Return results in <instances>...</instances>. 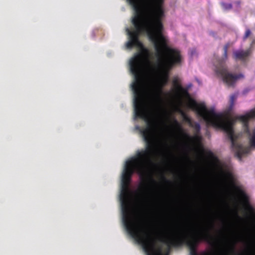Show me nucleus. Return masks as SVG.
Masks as SVG:
<instances>
[{
    "instance_id": "nucleus-7",
    "label": "nucleus",
    "mask_w": 255,
    "mask_h": 255,
    "mask_svg": "<svg viewBox=\"0 0 255 255\" xmlns=\"http://www.w3.org/2000/svg\"><path fill=\"white\" fill-rule=\"evenodd\" d=\"M172 84L174 87V92L178 98L182 99L184 97H189L188 90L181 86L177 78L173 79Z\"/></svg>"
},
{
    "instance_id": "nucleus-5",
    "label": "nucleus",
    "mask_w": 255,
    "mask_h": 255,
    "mask_svg": "<svg viewBox=\"0 0 255 255\" xmlns=\"http://www.w3.org/2000/svg\"><path fill=\"white\" fill-rule=\"evenodd\" d=\"M168 81V77L167 74H166L160 79L157 85L152 91V96L156 102H159L161 101V95L163 93V88L165 85H166Z\"/></svg>"
},
{
    "instance_id": "nucleus-2",
    "label": "nucleus",
    "mask_w": 255,
    "mask_h": 255,
    "mask_svg": "<svg viewBox=\"0 0 255 255\" xmlns=\"http://www.w3.org/2000/svg\"><path fill=\"white\" fill-rule=\"evenodd\" d=\"M207 228H202L195 235H190L183 231L171 230L164 226L159 241L168 247L179 246L186 244L190 250V255H241L237 254L235 246H219Z\"/></svg>"
},
{
    "instance_id": "nucleus-8",
    "label": "nucleus",
    "mask_w": 255,
    "mask_h": 255,
    "mask_svg": "<svg viewBox=\"0 0 255 255\" xmlns=\"http://www.w3.org/2000/svg\"><path fill=\"white\" fill-rule=\"evenodd\" d=\"M173 126L175 129H176V130L182 136L183 138L190 142H193L199 139V137L197 135L194 136H191L188 134L185 133L180 124L175 119L173 120Z\"/></svg>"
},
{
    "instance_id": "nucleus-4",
    "label": "nucleus",
    "mask_w": 255,
    "mask_h": 255,
    "mask_svg": "<svg viewBox=\"0 0 255 255\" xmlns=\"http://www.w3.org/2000/svg\"><path fill=\"white\" fill-rule=\"evenodd\" d=\"M215 66L217 74L220 76L223 81L229 86H234L238 79L244 77L242 74H233L230 73L223 60H219Z\"/></svg>"
},
{
    "instance_id": "nucleus-15",
    "label": "nucleus",
    "mask_w": 255,
    "mask_h": 255,
    "mask_svg": "<svg viewBox=\"0 0 255 255\" xmlns=\"http://www.w3.org/2000/svg\"><path fill=\"white\" fill-rule=\"evenodd\" d=\"M228 49V45L226 44L224 46V56L226 59L227 58Z\"/></svg>"
},
{
    "instance_id": "nucleus-13",
    "label": "nucleus",
    "mask_w": 255,
    "mask_h": 255,
    "mask_svg": "<svg viewBox=\"0 0 255 255\" xmlns=\"http://www.w3.org/2000/svg\"><path fill=\"white\" fill-rule=\"evenodd\" d=\"M251 30L249 29H246L245 35L243 37V39L244 40L247 39V38L251 35Z\"/></svg>"
},
{
    "instance_id": "nucleus-10",
    "label": "nucleus",
    "mask_w": 255,
    "mask_h": 255,
    "mask_svg": "<svg viewBox=\"0 0 255 255\" xmlns=\"http://www.w3.org/2000/svg\"><path fill=\"white\" fill-rule=\"evenodd\" d=\"M250 143L252 147H255V128L253 131V134L250 138Z\"/></svg>"
},
{
    "instance_id": "nucleus-17",
    "label": "nucleus",
    "mask_w": 255,
    "mask_h": 255,
    "mask_svg": "<svg viewBox=\"0 0 255 255\" xmlns=\"http://www.w3.org/2000/svg\"><path fill=\"white\" fill-rule=\"evenodd\" d=\"M240 193L241 196L243 198H244L245 200H248V197H247L246 194L243 191H240Z\"/></svg>"
},
{
    "instance_id": "nucleus-9",
    "label": "nucleus",
    "mask_w": 255,
    "mask_h": 255,
    "mask_svg": "<svg viewBox=\"0 0 255 255\" xmlns=\"http://www.w3.org/2000/svg\"><path fill=\"white\" fill-rule=\"evenodd\" d=\"M250 54V50H237L233 53V57L235 60H245Z\"/></svg>"
},
{
    "instance_id": "nucleus-18",
    "label": "nucleus",
    "mask_w": 255,
    "mask_h": 255,
    "mask_svg": "<svg viewBox=\"0 0 255 255\" xmlns=\"http://www.w3.org/2000/svg\"><path fill=\"white\" fill-rule=\"evenodd\" d=\"M162 178L164 182H165L166 183H171L170 181L169 180H167L166 178V177H165V176L163 175L162 176Z\"/></svg>"
},
{
    "instance_id": "nucleus-1",
    "label": "nucleus",
    "mask_w": 255,
    "mask_h": 255,
    "mask_svg": "<svg viewBox=\"0 0 255 255\" xmlns=\"http://www.w3.org/2000/svg\"><path fill=\"white\" fill-rule=\"evenodd\" d=\"M164 0H143L144 8L141 12L139 0H127L135 11L136 15L132 19L135 29L131 30L126 28L128 37L125 46L128 49L136 47L140 50L129 62L130 70L134 78L132 86H142L143 61L150 66V52L139 38L140 34L143 32H146L149 40L153 43L159 63L167 72L175 66L181 63L182 57L180 51L170 47L167 39L162 34Z\"/></svg>"
},
{
    "instance_id": "nucleus-16",
    "label": "nucleus",
    "mask_w": 255,
    "mask_h": 255,
    "mask_svg": "<svg viewBox=\"0 0 255 255\" xmlns=\"http://www.w3.org/2000/svg\"><path fill=\"white\" fill-rule=\"evenodd\" d=\"M207 155L210 158H215V157L214 155V154L212 152L210 151H209L208 152H207Z\"/></svg>"
},
{
    "instance_id": "nucleus-3",
    "label": "nucleus",
    "mask_w": 255,
    "mask_h": 255,
    "mask_svg": "<svg viewBox=\"0 0 255 255\" xmlns=\"http://www.w3.org/2000/svg\"><path fill=\"white\" fill-rule=\"evenodd\" d=\"M188 106L202 117L208 125L221 128L227 133L231 140V146L236 151V155L238 158L241 159L244 154L249 152V147H244L236 141L238 137L234 134L232 122L226 120L222 114L216 113L213 108L208 110L204 103L199 104L193 99L190 100Z\"/></svg>"
},
{
    "instance_id": "nucleus-12",
    "label": "nucleus",
    "mask_w": 255,
    "mask_h": 255,
    "mask_svg": "<svg viewBox=\"0 0 255 255\" xmlns=\"http://www.w3.org/2000/svg\"><path fill=\"white\" fill-rule=\"evenodd\" d=\"M236 98L237 95L236 94H233L231 96L230 100L231 106H233V105H234V101L236 99Z\"/></svg>"
},
{
    "instance_id": "nucleus-14",
    "label": "nucleus",
    "mask_w": 255,
    "mask_h": 255,
    "mask_svg": "<svg viewBox=\"0 0 255 255\" xmlns=\"http://www.w3.org/2000/svg\"><path fill=\"white\" fill-rule=\"evenodd\" d=\"M222 5L225 9H231L232 8V4L231 3H224L222 4Z\"/></svg>"
},
{
    "instance_id": "nucleus-11",
    "label": "nucleus",
    "mask_w": 255,
    "mask_h": 255,
    "mask_svg": "<svg viewBox=\"0 0 255 255\" xmlns=\"http://www.w3.org/2000/svg\"><path fill=\"white\" fill-rule=\"evenodd\" d=\"M190 126L194 128L197 133L200 132L201 127L199 123H195L194 125L190 124Z\"/></svg>"
},
{
    "instance_id": "nucleus-6",
    "label": "nucleus",
    "mask_w": 255,
    "mask_h": 255,
    "mask_svg": "<svg viewBox=\"0 0 255 255\" xmlns=\"http://www.w3.org/2000/svg\"><path fill=\"white\" fill-rule=\"evenodd\" d=\"M255 118V108L251 110L248 113L245 115L240 116L237 119L241 121L243 124L244 132L249 136H251V132L249 128V121L250 119Z\"/></svg>"
}]
</instances>
